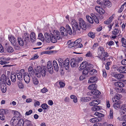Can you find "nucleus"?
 Wrapping results in <instances>:
<instances>
[{
  "label": "nucleus",
  "instance_id": "obj_1",
  "mask_svg": "<svg viewBox=\"0 0 126 126\" xmlns=\"http://www.w3.org/2000/svg\"><path fill=\"white\" fill-rule=\"evenodd\" d=\"M79 26L76 20L72 19L71 24L72 27L74 32L76 33L78 31H79L81 28L84 30H85L86 25L85 22L81 18H80L79 19Z\"/></svg>",
  "mask_w": 126,
  "mask_h": 126
},
{
  "label": "nucleus",
  "instance_id": "obj_2",
  "mask_svg": "<svg viewBox=\"0 0 126 126\" xmlns=\"http://www.w3.org/2000/svg\"><path fill=\"white\" fill-rule=\"evenodd\" d=\"M97 85L96 84H92L88 87V89L91 91L87 93V95H98L101 93L98 90L96 89Z\"/></svg>",
  "mask_w": 126,
  "mask_h": 126
},
{
  "label": "nucleus",
  "instance_id": "obj_3",
  "mask_svg": "<svg viewBox=\"0 0 126 126\" xmlns=\"http://www.w3.org/2000/svg\"><path fill=\"white\" fill-rule=\"evenodd\" d=\"M94 115L98 117H94L91 119L90 121L92 123L98 122L100 121L102 119L101 117H103L104 116L103 114L97 112H95Z\"/></svg>",
  "mask_w": 126,
  "mask_h": 126
},
{
  "label": "nucleus",
  "instance_id": "obj_4",
  "mask_svg": "<svg viewBox=\"0 0 126 126\" xmlns=\"http://www.w3.org/2000/svg\"><path fill=\"white\" fill-rule=\"evenodd\" d=\"M93 66L92 64L90 63L88 64L87 62L84 61L80 64V66L79 68V70H81L86 68L90 71V69L93 68Z\"/></svg>",
  "mask_w": 126,
  "mask_h": 126
},
{
  "label": "nucleus",
  "instance_id": "obj_5",
  "mask_svg": "<svg viewBox=\"0 0 126 126\" xmlns=\"http://www.w3.org/2000/svg\"><path fill=\"white\" fill-rule=\"evenodd\" d=\"M51 36V41L52 43H55L57 42V40H59L61 39L60 32L58 31H56L53 33Z\"/></svg>",
  "mask_w": 126,
  "mask_h": 126
},
{
  "label": "nucleus",
  "instance_id": "obj_6",
  "mask_svg": "<svg viewBox=\"0 0 126 126\" xmlns=\"http://www.w3.org/2000/svg\"><path fill=\"white\" fill-rule=\"evenodd\" d=\"M1 78L2 80V84H7L8 85H11V81L8 77L6 76L4 74H3L1 76Z\"/></svg>",
  "mask_w": 126,
  "mask_h": 126
},
{
  "label": "nucleus",
  "instance_id": "obj_7",
  "mask_svg": "<svg viewBox=\"0 0 126 126\" xmlns=\"http://www.w3.org/2000/svg\"><path fill=\"white\" fill-rule=\"evenodd\" d=\"M30 35L28 33L25 32L22 36V38L25 42V45H27L28 43L30 41Z\"/></svg>",
  "mask_w": 126,
  "mask_h": 126
},
{
  "label": "nucleus",
  "instance_id": "obj_8",
  "mask_svg": "<svg viewBox=\"0 0 126 126\" xmlns=\"http://www.w3.org/2000/svg\"><path fill=\"white\" fill-rule=\"evenodd\" d=\"M60 35L61 37L63 36H66L67 35V33L66 29L63 27H61L60 28Z\"/></svg>",
  "mask_w": 126,
  "mask_h": 126
},
{
  "label": "nucleus",
  "instance_id": "obj_9",
  "mask_svg": "<svg viewBox=\"0 0 126 126\" xmlns=\"http://www.w3.org/2000/svg\"><path fill=\"white\" fill-rule=\"evenodd\" d=\"M69 59L67 58L64 61L63 65V68L64 67L65 68V69L67 70L69 69Z\"/></svg>",
  "mask_w": 126,
  "mask_h": 126
},
{
  "label": "nucleus",
  "instance_id": "obj_10",
  "mask_svg": "<svg viewBox=\"0 0 126 126\" xmlns=\"http://www.w3.org/2000/svg\"><path fill=\"white\" fill-rule=\"evenodd\" d=\"M52 34L51 33L50 34L46 32L45 33L44 36L45 38V40L46 42L48 43H49L51 40V38Z\"/></svg>",
  "mask_w": 126,
  "mask_h": 126
},
{
  "label": "nucleus",
  "instance_id": "obj_11",
  "mask_svg": "<svg viewBox=\"0 0 126 126\" xmlns=\"http://www.w3.org/2000/svg\"><path fill=\"white\" fill-rule=\"evenodd\" d=\"M70 65L72 68H74L75 66H78V63H77L76 59L75 58L71 59L70 61Z\"/></svg>",
  "mask_w": 126,
  "mask_h": 126
},
{
  "label": "nucleus",
  "instance_id": "obj_12",
  "mask_svg": "<svg viewBox=\"0 0 126 126\" xmlns=\"http://www.w3.org/2000/svg\"><path fill=\"white\" fill-rule=\"evenodd\" d=\"M47 68L50 74H52L53 72V67L50 61H48L47 63Z\"/></svg>",
  "mask_w": 126,
  "mask_h": 126
},
{
  "label": "nucleus",
  "instance_id": "obj_13",
  "mask_svg": "<svg viewBox=\"0 0 126 126\" xmlns=\"http://www.w3.org/2000/svg\"><path fill=\"white\" fill-rule=\"evenodd\" d=\"M8 38L13 45L15 46L16 45V39L14 36H10Z\"/></svg>",
  "mask_w": 126,
  "mask_h": 126
},
{
  "label": "nucleus",
  "instance_id": "obj_14",
  "mask_svg": "<svg viewBox=\"0 0 126 126\" xmlns=\"http://www.w3.org/2000/svg\"><path fill=\"white\" fill-rule=\"evenodd\" d=\"M28 70L29 72V74L32 77L34 74L35 72V69L33 70V68L31 66H30L28 69Z\"/></svg>",
  "mask_w": 126,
  "mask_h": 126
},
{
  "label": "nucleus",
  "instance_id": "obj_15",
  "mask_svg": "<svg viewBox=\"0 0 126 126\" xmlns=\"http://www.w3.org/2000/svg\"><path fill=\"white\" fill-rule=\"evenodd\" d=\"M97 80V78L95 76H94L92 77H91L89 79L88 81V83H94L96 82Z\"/></svg>",
  "mask_w": 126,
  "mask_h": 126
},
{
  "label": "nucleus",
  "instance_id": "obj_16",
  "mask_svg": "<svg viewBox=\"0 0 126 126\" xmlns=\"http://www.w3.org/2000/svg\"><path fill=\"white\" fill-rule=\"evenodd\" d=\"M23 78L25 82L27 83H28L30 80V77L29 74H25L23 76Z\"/></svg>",
  "mask_w": 126,
  "mask_h": 126
},
{
  "label": "nucleus",
  "instance_id": "obj_17",
  "mask_svg": "<svg viewBox=\"0 0 126 126\" xmlns=\"http://www.w3.org/2000/svg\"><path fill=\"white\" fill-rule=\"evenodd\" d=\"M53 65L55 70L56 72H58L59 70V67L56 61L54 60L53 61Z\"/></svg>",
  "mask_w": 126,
  "mask_h": 126
},
{
  "label": "nucleus",
  "instance_id": "obj_18",
  "mask_svg": "<svg viewBox=\"0 0 126 126\" xmlns=\"http://www.w3.org/2000/svg\"><path fill=\"white\" fill-rule=\"evenodd\" d=\"M114 77L118 79H120L123 78L124 77V75L121 74H113Z\"/></svg>",
  "mask_w": 126,
  "mask_h": 126
},
{
  "label": "nucleus",
  "instance_id": "obj_19",
  "mask_svg": "<svg viewBox=\"0 0 126 126\" xmlns=\"http://www.w3.org/2000/svg\"><path fill=\"white\" fill-rule=\"evenodd\" d=\"M66 30L67 33H68L70 35H71L72 34V31L71 28L68 24L66 25Z\"/></svg>",
  "mask_w": 126,
  "mask_h": 126
},
{
  "label": "nucleus",
  "instance_id": "obj_20",
  "mask_svg": "<svg viewBox=\"0 0 126 126\" xmlns=\"http://www.w3.org/2000/svg\"><path fill=\"white\" fill-rule=\"evenodd\" d=\"M23 38H21L20 37H19L17 38V41L19 45L21 46H23L24 44H25V42L23 41Z\"/></svg>",
  "mask_w": 126,
  "mask_h": 126
},
{
  "label": "nucleus",
  "instance_id": "obj_21",
  "mask_svg": "<svg viewBox=\"0 0 126 126\" xmlns=\"http://www.w3.org/2000/svg\"><path fill=\"white\" fill-rule=\"evenodd\" d=\"M31 39L32 42H34L36 40V37L35 33L33 32H32L30 35Z\"/></svg>",
  "mask_w": 126,
  "mask_h": 126
},
{
  "label": "nucleus",
  "instance_id": "obj_22",
  "mask_svg": "<svg viewBox=\"0 0 126 126\" xmlns=\"http://www.w3.org/2000/svg\"><path fill=\"white\" fill-rule=\"evenodd\" d=\"M103 48L102 47H100L98 49V55L101 56L104 52Z\"/></svg>",
  "mask_w": 126,
  "mask_h": 126
},
{
  "label": "nucleus",
  "instance_id": "obj_23",
  "mask_svg": "<svg viewBox=\"0 0 126 126\" xmlns=\"http://www.w3.org/2000/svg\"><path fill=\"white\" fill-rule=\"evenodd\" d=\"M114 85L117 87L122 88L125 86V84L123 83L120 82H117L114 83Z\"/></svg>",
  "mask_w": 126,
  "mask_h": 126
},
{
  "label": "nucleus",
  "instance_id": "obj_24",
  "mask_svg": "<svg viewBox=\"0 0 126 126\" xmlns=\"http://www.w3.org/2000/svg\"><path fill=\"white\" fill-rule=\"evenodd\" d=\"M23 126H32L31 121L28 120H26L23 122Z\"/></svg>",
  "mask_w": 126,
  "mask_h": 126
},
{
  "label": "nucleus",
  "instance_id": "obj_25",
  "mask_svg": "<svg viewBox=\"0 0 126 126\" xmlns=\"http://www.w3.org/2000/svg\"><path fill=\"white\" fill-rule=\"evenodd\" d=\"M126 66H120L118 67L117 70L120 73H124V71H125V68Z\"/></svg>",
  "mask_w": 126,
  "mask_h": 126
},
{
  "label": "nucleus",
  "instance_id": "obj_26",
  "mask_svg": "<svg viewBox=\"0 0 126 126\" xmlns=\"http://www.w3.org/2000/svg\"><path fill=\"white\" fill-rule=\"evenodd\" d=\"M121 104L120 102H117L114 103L113 105V107L115 109H117L119 108H120Z\"/></svg>",
  "mask_w": 126,
  "mask_h": 126
},
{
  "label": "nucleus",
  "instance_id": "obj_27",
  "mask_svg": "<svg viewBox=\"0 0 126 126\" xmlns=\"http://www.w3.org/2000/svg\"><path fill=\"white\" fill-rule=\"evenodd\" d=\"M8 110H4L3 109H0V115H4V114L8 113Z\"/></svg>",
  "mask_w": 126,
  "mask_h": 126
},
{
  "label": "nucleus",
  "instance_id": "obj_28",
  "mask_svg": "<svg viewBox=\"0 0 126 126\" xmlns=\"http://www.w3.org/2000/svg\"><path fill=\"white\" fill-rule=\"evenodd\" d=\"M46 69L45 66L43 67V68L41 69L40 71V74L43 77H45L46 75Z\"/></svg>",
  "mask_w": 126,
  "mask_h": 126
},
{
  "label": "nucleus",
  "instance_id": "obj_29",
  "mask_svg": "<svg viewBox=\"0 0 126 126\" xmlns=\"http://www.w3.org/2000/svg\"><path fill=\"white\" fill-rule=\"evenodd\" d=\"M14 116L15 118H16L17 120H18L20 118L19 116L20 114L17 111H16L14 113Z\"/></svg>",
  "mask_w": 126,
  "mask_h": 126
},
{
  "label": "nucleus",
  "instance_id": "obj_30",
  "mask_svg": "<svg viewBox=\"0 0 126 126\" xmlns=\"http://www.w3.org/2000/svg\"><path fill=\"white\" fill-rule=\"evenodd\" d=\"M83 70L82 73L83 75H85L86 76H88L89 74V71L85 68Z\"/></svg>",
  "mask_w": 126,
  "mask_h": 126
},
{
  "label": "nucleus",
  "instance_id": "obj_31",
  "mask_svg": "<svg viewBox=\"0 0 126 126\" xmlns=\"http://www.w3.org/2000/svg\"><path fill=\"white\" fill-rule=\"evenodd\" d=\"M67 43L68 45V48H71L74 46L75 47V43L74 42H71L70 41H69L67 42Z\"/></svg>",
  "mask_w": 126,
  "mask_h": 126
},
{
  "label": "nucleus",
  "instance_id": "obj_32",
  "mask_svg": "<svg viewBox=\"0 0 126 126\" xmlns=\"http://www.w3.org/2000/svg\"><path fill=\"white\" fill-rule=\"evenodd\" d=\"M103 1H104V3H106L107 4H105V8L106 6H107L108 7H110L111 6L112 4L111 3L108 1V0H103Z\"/></svg>",
  "mask_w": 126,
  "mask_h": 126
},
{
  "label": "nucleus",
  "instance_id": "obj_33",
  "mask_svg": "<svg viewBox=\"0 0 126 126\" xmlns=\"http://www.w3.org/2000/svg\"><path fill=\"white\" fill-rule=\"evenodd\" d=\"M101 109V107L99 106H97V105L93 107L92 109V110L94 111H98Z\"/></svg>",
  "mask_w": 126,
  "mask_h": 126
},
{
  "label": "nucleus",
  "instance_id": "obj_34",
  "mask_svg": "<svg viewBox=\"0 0 126 126\" xmlns=\"http://www.w3.org/2000/svg\"><path fill=\"white\" fill-rule=\"evenodd\" d=\"M17 84L19 89H23L24 88V85L21 81H18Z\"/></svg>",
  "mask_w": 126,
  "mask_h": 126
},
{
  "label": "nucleus",
  "instance_id": "obj_35",
  "mask_svg": "<svg viewBox=\"0 0 126 126\" xmlns=\"http://www.w3.org/2000/svg\"><path fill=\"white\" fill-rule=\"evenodd\" d=\"M16 118H14V117L12 118V120H11L10 122L11 123L12 125L13 126H16V125H17V123L16 122L17 121H16Z\"/></svg>",
  "mask_w": 126,
  "mask_h": 126
},
{
  "label": "nucleus",
  "instance_id": "obj_36",
  "mask_svg": "<svg viewBox=\"0 0 126 126\" xmlns=\"http://www.w3.org/2000/svg\"><path fill=\"white\" fill-rule=\"evenodd\" d=\"M11 79L12 81L14 82H15L16 80V75L15 73L11 75Z\"/></svg>",
  "mask_w": 126,
  "mask_h": 126
},
{
  "label": "nucleus",
  "instance_id": "obj_37",
  "mask_svg": "<svg viewBox=\"0 0 126 126\" xmlns=\"http://www.w3.org/2000/svg\"><path fill=\"white\" fill-rule=\"evenodd\" d=\"M58 61L60 66L61 67L60 68H63V65L64 62L63 60L61 58H59L58 59Z\"/></svg>",
  "mask_w": 126,
  "mask_h": 126
},
{
  "label": "nucleus",
  "instance_id": "obj_38",
  "mask_svg": "<svg viewBox=\"0 0 126 126\" xmlns=\"http://www.w3.org/2000/svg\"><path fill=\"white\" fill-rule=\"evenodd\" d=\"M97 3L99 5H100L101 7L104 8H105V4H107L106 3L104 4V1L102 2L100 0L97 1Z\"/></svg>",
  "mask_w": 126,
  "mask_h": 126
},
{
  "label": "nucleus",
  "instance_id": "obj_39",
  "mask_svg": "<svg viewBox=\"0 0 126 126\" xmlns=\"http://www.w3.org/2000/svg\"><path fill=\"white\" fill-rule=\"evenodd\" d=\"M88 21L91 24H93L94 23L93 20L92 18L89 16H87L86 17Z\"/></svg>",
  "mask_w": 126,
  "mask_h": 126
},
{
  "label": "nucleus",
  "instance_id": "obj_40",
  "mask_svg": "<svg viewBox=\"0 0 126 126\" xmlns=\"http://www.w3.org/2000/svg\"><path fill=\"white\" fill-rule=\"evenodd\" d=\"M2 92L3 93H5L6 91V85L3 84L1 86V87Z\"/></svg>",
  "mask_w": 126,
  "mask_h": 126
},
{
  "label": "nucleus",
  "instance_id": "obj_41",
  "mask_svg": "<svg viewBox=\"0 0 126 126\" xmlns=\"http://www.w3.org/2000/svg\"><path fill=\"white\" fill-rule=\"evenodd\" d=\"M38 38L41 41H43L44 40V38L43 34L41 33L39 34L38 36Z\"/></svg>",
  "mask_w": 126,
  "mask_h": 126
},
{
  "label": "nucleus",
  "instance_id": "obj_42",
  "mask_svg": "<svg viewBox=\"0 0 126 126\" xmlns=\"http://www.w3.org/2000/svg\"><path fill=\"white\" fill-rule=\"evenodd\" d=\"M23 122H24L23 119H20L18 121V123H17L18 126H23L24 125L23 124Z\"/></svg>",
  "mask_w": 126,
  "mask_h": 126
},
{
  "label": "nucleus",
  "instance_id": "obj_43",
  "mask_svg": "<svg viewBox=\"0 0 126 126\" xmlns=\"http://www.w3.org/2000/svg\"><path fill=\"white\" fill-rule=\"evenodd\" d=\"M32 81L34 85H37L39 81L35 77L32 78Z\"/></svg>",
  "mask_w": 126,
  "mask_h": 126
},
{
  "label": "nucleus",
  "instance_id": "obj_44",
  "mask_svg": "<svg viewBox=\"0 0 126 126\" xmlns=\"http://www.w3.org/2000/svg\"><path fill=\"white\" fill-rule=\"evenodd\" d=\"M113 110H111L110 112L109 115L108 116L109 118L110 119H113Z\"/></svg>",
  "mask_w": 126,
  "mask_h": 126
},
{
  "label": "nucleus",
  "instance_id": "obj_45",
  "mask_svg": "<svg viewBox=\"0 0 126 126\" xmlns=\"http://www.w3.org/2000/svg\"><path fill=\"white\" fill-rule=\"evenodd\" d=\"M89 76L90 75H93L96 74V71L95 69H92L90 70L89 71Z\"/></svg>",
  "mask_w": 126,
  "mask_h": 126
},
{
  "label": "nucleus",
  "instance_id": "obj_46",
  "mask_svg": "<svg viewBox=\"0 0 126 126\" xmlns=\"http://www.w3.org/2000/svg\"><path fill=\"white\" fill-rule=\"evenodd\" d=\"M16 75L17 78L20 81L22 80V76H23V75L21 74L18 73Z\"/></svg>",
  "mask_w": 126,
  "mask_h": 126
},
{
  "label": "nucleus",
  "instance_id": "obj_47",
  "mask_svg": "<svg viewBox=\"0 0 126 126\" xmlns=\"http://www.w3.org/2000/svg\"><path fill=\"white\" fill-rule=\"evenodd\" d=\"M88 35L89 37L92 38H94L95 37V35L92 32H90L88 33Z\"/></svg>",
  "mask_w": 126,
  "mask_h": 126
},
{
  "label": "nucleus",
  "instance_id": "obj_48",
  "mask_svg": "<svg viewBox=\"0 0 126 126\" xmlns=\"http://www.w3.org/2000/svg\"><path fill=\"white\" fill-rule=\"evenodd\" d=\"M85 56L86 57H92L93 55L92 54L90 51H88L85 55Z\"/></svg>",
  "mask_w": 126,
  "mask_h": 126
},
{
  "label": "nucleus",
  "instance_id": "obj_49",
  "mask_svg": "<svg viewBox=\"0 0 126 126\" xmlns=\"http://www.w3.org/2000/svg\"><path fill=\"white\" fill-rule=\"evenodd\" d=\"M74 48L76 49L78 48H81L83 47L81 43L76 44Z\"/></svg>",
  "mask_w": 126,
  "mask_h": 126
},
{
  "label": "nucleus",
  "instance_id": "obj_50",
  "mask_svg": "<svg viewBox=\"0 0 126 126\" xmlns=\"http://www.w3.org/2000/svg\"><path fill=\"white\" fill-rule=\"evenodd\" d=\"M119 32V30L117 29H114V31H113L112 34L115 35H116Z\"/></svg>",
  "mask_w": 126,
  "mask_h": 126
},
{
  "label": "nucleus",
  "instance_id": "obj_51",
  "mask_svg": "<svg viewBox=\"0 0 126 126\" xmlns=\"http://www.w3.org/2000/svg\"><path fill=\"white\" fill-rule=\"evenodd\" d=\"M7 50V51L9 53H12L14 50L13 48L11 46L8 47Z\"/></svg>",
  "mask_w": 126,
  "mask_h": 126
},
{
  "label": "nucleus",
  "instance_id": "obj_52",
  "mask_svg": "<svg viewBox=\"0 0 126 126\" xmlns=\"http://www.w3.org/2000/svg\"><path fill=\"white\" fill-rule=\"evenodd\" d=\"M48 106L46 104L44 103L42 104L41 106V107L44 110H46L47 109Z\"/></svg>",
  "mask_w": 126,
  "mask_h": 126
},
{
  "label": "nucleus",
  "instance_id": "obj_53",
  "mask_svg": "<svg viewBox=\"0 0 126 126\" xmlns=\"http://www.w3.org/2000/svg\"><path fill=\"white\" fill-rule=\"evenodd\" d=\"M18 73L23 75V76H24V75H25V74H27V73L25 72L24 69H21L20 70V72Z\"/></svg>",
  "mask_w": 126,
  "mask_h": 126
},
{
  "label": "nucleus",
  "instance_id": "obj_54",
  "mask_svg": "<svg viewBox=\"0 0 126 126\" xmlns=\"http://www.w3.org/2000/svg\"><path fill=\"white\" fill-rule=\"evenodd\" d=\"M110 62H108L105 65V68L107 70H109L110 69V67L109 65H110Z\"/></svg>",
  "mask_w": 126,
  "mask_h": 126
},
{
  "label": "nucleus",
  "instance_id": "obj_55",
  "mask_svg": "<svg viewBox=\"0 0 126 126\" xmlns=\"http://www.w3.org/2000/svg\"><path fill=\"white\" fill-rule=\"evenodd\" d=\"M43 68L42 67H40V66H37V67L36 69H35V70L36 72H40L41 70Z\"/></svg>",
  "mask_w": 126,
  "mask_h": 126
},
{
  "label": "nucleus",
  "instance_id": "obj_56",
  "mask_svg": "<svg viewBox=\"0 0 126 126\" xmlns=\"http://www.w3.org/2000/svg\"><path fill=\"white\" fill-rule=\"evenodd\" d=\"M35 73L34 75L35 76L37 77L40 78L41 76V74L40 73V72H37L35 71V72H34Z\"/></svg>",
  "mask_w": 126,
  "mask_h": 126
},
{
  "label": "nucleus",
  "instance_id": "obj_57",
  "mask_svg": "<svg viewBox=\"0 0 126 126\" xmlns=\"http://www.w3.org/2000/svg\"><path fill=\"white\" fill-rule=\"evenodd\" d=\"M105 12L104 10L102 8L100 9L98 13L101 14H103Z\"/></svg>",
  "mask_w": 126,
  "mask_h": 126
},
{
  "label": "nucleus",
  "instance_id": "obj_58",
  "mask_svg": "<svg viewBox=\"0 0 126 126\" xmlns=\"http://www.w3.org/2000/svg\"><path fill=\"white\" fill-rule=\"evenodd\" d=\"M77 62V63H79L80 61H81L82 60V58L81 57H79L77 58L76 59Z\"/></svg>",
  "mask_w": 126,
  "mask_h": 126
},
{
  "label": "nucleus",
  "instance_id": "obj_59",
  "mask_svg": "<svg viewBox=\"0 0 126 126\" xmlns=\"http://www.w3.org/2000/svg\"><path fill=\"white\" fill-rule=\"evenodd\" d=\"M120 119V120L121 121H126V114L122 116Z\"/></svg>",
  "mask_w": 126,
  "mask_h": 126
},
{
  "label": "nucleus",
  "instance_id": "obj_60",
  "mask_svg": "<svg viewBox=\"0 0 126 126\" xmlns=\"http://www.w3.org/2000/svg\"><path fill=\"white\" fill-rule=\"evenodd\" d=\"M9 63L8 62H6L4 61H0V64L1 65H3L8 63Z\"/></svg>",
  "mask_w": 126,
  "mask_h": 126
},
{
  "label": "nucleus",
  "instance_id": "obj_61",
  "mask_svg": "<svg viewBox=\"0 0 126 126\" xmlns=\"http://www.w3.org/2000/svg\"><path fill=\"white\" fill-rule=\"evenodd\" d=\"M59 84L61 87H63L65 86L64 83L62 81H60L59 82Z\"/></svg>",
  "mask_w": 126,
  "mask_h": 126
},
{
  "label": "nucleus",
  "instance_id": "obj_62",
  "mask_svg": "<svg viewBox=\"0 0 126 126\" xmlns=\"http://www.w3.org/2000/svg\"><path fill=\"white\" fill-rule=\"evenodd\" d=\"M48 91L47 89L46 88H44L41 90V92L43 93H45Z\"/></svg>",
  "mask_w": 126,
  "mask_h": 126
},
{
  "label": "nucleus",
  "instance_id": "obj_63",
  "mask_svg": "<svg viewBox=\"0 0 126 126\" xmlns=\"http://www.w3.org/2000/svg\"><path fill=\"white\" fill-rule=\"evenodd\" d=\"M82 39H78L77 40L74 41L75 44H79L81 43L80 42L81 41Z\"/></svg>",
  "mask_w": 126,
  "mask_h": 126
},
{
  "label": "nucleus",
  "instance_id": "obj_64",
  "mask_svg": "<svg viewBox=\"0 0 126 126\" xmlns=\"http://www.w3.org/2000/svg\"><path fill=\"white\" fill-rule=\"evenodd\" d=\"M94 22L96 23H99V20L97 16H96V18H94L93 19Z\"/></svg>",
  "mask_w": 126,
  "mask_h": 126
}]
</instances>
